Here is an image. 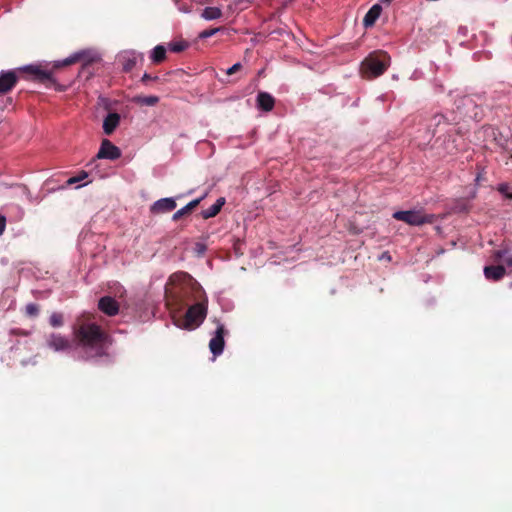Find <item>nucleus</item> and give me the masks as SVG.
I'll use <instances>...</instances> for the list:
<instances>
[{"label": "nucleus", "instance_id": "obj_1", "mask_svg": "<svg viewBox=\"0 0 512 512\" xmlns=\"http://www.w3.org/2000/svg\"><path fill=\"white\" fill-rule=\"evenodd\" d=\"M46 345L54 352L68 351L75 360H90L105 353L107 337L98 325L84 324L74 332L72 343L59 333H51Z\"/></svg>", "mask_w": 512, "mask_h": 512}, {"label": "nucleus", "instance_id": "obj_2", "mask_svg": "<svg viewBox=\"0 0 512 512\" xmlns=\"http://www.w3.org/2000/svg\"><path fill=\"white\" fill-rule=\"evenodd\" d=\"M167 290L183 302L188 299L197 300L187 309L183 323L177 326L185 330L198 328L208 311V298L202 286L188 273L179 271L169 277Z\"/></svg>", "mask_w": 512, "mask_h": 512}, {"label": "nucleus", "instance_id": "obj_3", "mask_svg": "<svg viewBox=\"0 0 512 512\" xmlns=\"http://www.w3.org/2000/svg\"><path fill=\"white\" fill-rule=\"evenodd\" d=\"M22 71H27L40 79L49 78L48 72L41 70L38 66L35 65H26L16 70H3L0 73V93H6L10 91L18 80V72Z\"/></svg>", "mask_w": 512, "mask_h": 512}, {"label": "nucleus", "instance_id": "obj_4", "mask_svg": "<svg viewBox=\"0 0 512 512\" xmlns=\"http://www.w3.org/2000/svg\"><path fill=\"white\" fill-rule=\"evenodd\" d=\"M390 56L385 53H371L361 63V73L369 78L382 75L390 65Z\"/></svg>", "mask_w": 512, "mask_h": 512}, {"label": "nucleus", "instance_id": "obj_5", "mask_svg": "<svg viewBox=\"0 0 512 512\" xmlns=\"http://www.w3.org/2000/svg\"><path fill=\"white\" fill-rule=\"evenodd\" d=\"M393 218L403 221L411 226H421L434 221L433 214H426L422 210L396 211L393 214Z\"/></svg>", "mask_w": 512, "mask_h": 512}, {"label": "nucleus", "instance_id": "obj_6", "mask_svg": "<svg viewBox=\"0 0 512 512\" xmlns=\"http://www.w3.org/2000/svg\"><path fill=\"white\" fill-rule=\"evenodd\" d=\"M216 330L209 341V349L214 357L221 355L224 351L225 340L224 336L227 333L225 326L218 320H215Z\"/></svg>", "mask_w": 512, "mask_h": 512}, {"label": "nucleus", "instance_id": "obj_7", "mask_svg": "<svg viewBox=\"0 0 512 512\" xmlns=\"http://www.w3.org/2000/svg\"><path fill=\"white\" fill-rule=\"evenodd\" d=\"M97 57H98V55L91 50H81V51L74 52L73 54L66 57L65 59L56 61L55 66L56 67L67 66V65H70V64L75 63L80 60H84V63L86 64V63L94 61Z\"/></svg>", "mask_w": 512, "mask_h": 512}, {"label": "nucleus", "instance_id": "obj_8", "mask_svg": "<svg viewBox=\"0 0 512 512\" xmlns=\"http://www.w3.org/2000/svg\"><path fill=\"white\" fill-rule=\"evenodd\" d=\"M117 59L122 65L123 70L129 72L135 67L138 60L143 59V54L137 53L134 50H126L119 53Z\"/></svg>", "mask_w": 512, "mask_h": 512}, {"label": "nucleus", "instance_id": "obj_9", "mask_svg": "<svg viewBox=\"0 0 512 512\" xmlns=\"http://www.w3.org/2000/svg\"><path fill=\"white\" fill-rule=\"evenodd\" d=\"M120 156V149L117 146H115L110 140L104 139L100 145L96 158L116 160Z\"/></svg>", "mask_w": 512, "mask_h": 512}, {"label": "nucleus", "instance_id": "obj_10", "mask_svg": "<svg viewBox=\"0 0 512 512\" xmlns=\"http://www.w3.org/2000/svg\"><path fill=\"white\" fill-rule=\"evenodd\" d=\"M176 207V201H175V198L173 197H166V198H161L157 201H155L152 205H151V212L152 213H165V212H169V211H172L174 210Z\"/></svg>", "mask_w": 512, "mask_h": 512}, {"label": "nucleus", "instance_id": "obj_11", "mask_svg": "<svg viewBox=\"0 0 512 512\" xmlns=\"http://www.w3.org/2000/svg\"><path fill=\"white\" fill-rule=\"evenodd\" d=\"M99 309L107 314L108 316H114L119 311V305L117 301L110 296L102 297L98 302Z\"/></svg>", "mask_w": 512, "mask_h": 512}, {"label": "nucleus", "instance_id": "obj_12", "mask_svg": "<svg viewBox=\"0 0 512 512\" xmlns=\"http://www.w3.org/2000/svg\"><path fill=\"white\" fill-rule=\"evenodd\" d=\"M483 272L486 279L499 281L504 277L506 269L502 265H490L485 266Z\"/></svg>", "mask_w": 512, "mask_h": 512}, {"label": "nucleus", "instance_id": "obj_13", "mask_svg": "<svg viewBox=\"0 0 512 512\" xmlns=\"http://www.w3.org/2000/svg\"><path fill=\"white\" fill-rule=\"evenodd\" d=\"M257 107L265 112H269L274 108L275 100L273 96L267 92H259L256 97Z\"/></svg>", "mask_w": 512, "mask_h": 512}, {"label": "nucleus", "instance_id": "obj_14", "mask_svg": "<svg viewBox=\"0 0 512 512\" xmlns=\"http://www.w3.org/2000/svg\"><path fill=\"white\" fill-rule=\"evenodd\" d=\"M120 123V115L115 112L108 113L103 121V131L106 135L112 134Z\"/></svg>", "mask_w": 512, "mask_h": 512}, {"label": "nucleus", "instance_id": "obj_15", "mask_svg": "<svg viewBox=\"0 0 512 512\" xmlns=\"http://www.w3.org/2000/svg\"><path fill=\"white\" fill-rule=\"evenodd\" d=\"M382 11L380 4H374L366 13L363 19V24L366 28L371 27L375 24Z\"/></svg>", "mask_w": 512, "mask_h": 512}, {"label": "nucleus", "instance_id": "obj_16", "mask_svg": "<svg viewBox=\"0 0 512 512\" xmlns=\"http://www.w3.org/2000/svg\"><path fill=\"white\" fill-rule=\"evenodd\" d=\"M206 197V194H204L203 196L197 198V199H194L192 201H190L188 204H186L184 207H182L181 209L177 210L173 216H172V220L173 221H177L179 220L183 215H185L186 213L190 212L192 209H194L196 206L199 205V203Z\"/></svg>", "mask_w": 512, "mask_h": 512}, {"label": "nucleus", "instance_id": "obj_17", "mask_svg": "<svg viewBox=\"0 0 512 512\" xmlns=\"http://www.w3.org/2000/svg\"><path fill=\"white\" fill-rule=\"evenodd\" d=\"M225 204V198L220 197L216 200V202L211 205L209 208L202 210L201 215L204 219H209L215 217Z\"/></svg>", "mask_w": 512, "mask_h": 512}, {"label": "nucleus", "instance_id": "obj_18", "mask_svg": "<svg viewBox=\"0 0 512 512\" xmlns=\"http://www.w3.org/2000/svg\"><path fill=\"white\" fill-rule=\"evenodd\" d=\"M222 16V10L219 7H206L201 13V17L207 21L219 19Z\"/></svg>", "mask_w": 512, "mask_h": 512}, {"label": "nucleus", "instance_id": "obj_19", "mask_svg": "<svg viewBox=\"0 0 512 512\" xmlns=\"http://www.w3.org/2000/svg\"><path fill=\"white\" fill-rule=\"evenodd\" d=\"M497 260H504L506 266L512 270V252L509 249H499L493 253Z\"/></svg>", "mask_w": 512, "mask_h": 512}, {"label": "nucleus", "instance_id": "obj_20", "mask_svg": "<svg viewBox=\"0 0 512 512\" xmlns=\"http://www.w3.org/2000/svg\"><path fill=\"white\" fill-rule=\"evenodd\" d=\"M88 177H89V174L86 171H81L76 176L70 177L66 183L68 186L77 184L76 187L80 188V187L87 185L90 182V181H86L84 183H81L84 180H86Z\"/></svg>", "mask_w": 512, "mask_h": 512}, {"label": "nucleus", "instance_id": "obj_21", "mask_svg": "<svg viewBox=\"0 0 512 512\" xmlns=\"http://www.w3.org/2000/svg\"><path fill=\"white\" fill-rule=\"evenodd\" d=\"M166 57V48L163 45H157L155 46L151 53L150 58L152 62L154 63H160L162 62Z\"/></svg>", "mask_w": 512, "mask_h": 512}, {"label": "nucleus", "instance_id": "obj_22", "mask_svg": "<svg viewBox=\"0 0 512 512\" xmlns=\"http://www.w3.org/2000/svg\"><path fill=\"white\" fill-rule=\"evenodd\" d=\"M159 98L157 96H143V97H137L136 102L147 105V106H153L156 103H158Z\"/></svg>", "mask_w": 512, "mask_h": 512}, {"label": "nucleus", "instance_id": "obj_23", "mask_svg": "<svg viewBox=\"0 0 512 512\" xmlns=\"http://www.w3.org/2000/svg\"><path fill=\"white\" fill-rule=\"evenodd\" d=\"M49 323L52 327L57 328L63 325V316L61 313L53 312L50 315Z\"/></svg>", "mask_w": 512, "mask_h": 512}, {"label": "nucleus", "instance_id": "obj_24", "mask_svg": "<svg viewBox=\"0 0 512 512\" xmlns=\"http://www.w3.org/2000/svg\"><path fill=\"white\" fill-rule=\"evenodd\" d=\"M187 47H188V43H187L186 41H176V42H171V43L169 44V49H170L172 52H175V53L182 52V51H184Z\"/></svg>", "mask_w": 512, "mask_h": 512}, {"label": "nucleus", "instance_id": "obj_25", "mask_svg": "<svg viewBox=\"0 0 512 512\" xmlns=\"http://www.w3.org/2000/svg\"><path fill=\"white\" fill-rule=\"evenodd\" d=\"M220 31H222L221 27L207 29V30H204V31L200 32L198 37L200 39L204 40V39H207V38H210V37L214 36L215 34L219 33Z\"/></svg>", "mask_w": 512, "mask_h": 512}, {"label": "nucleus", "instance_id": "obj_26", "mask_svg": "<svg viewBox=\"0 0 512 512\" xmlns=\"http://www.w3.org/2000/svg\"><path fill=\"white\" fill-rule=\"evenodd\" d=\"M25 313L30 317H36L39 313L38 305L35 303H28L25 306Z\"/></svg>", "mask_w": 512, "mask_h": 512}, {"label": "nucleus", "instance_id": "obj_27", "mask_svg": "<svg viewBox=\"0 0 512 512\" xmlns=\"http://www.w3.org/2000/svg\"><path fill=\"white\" fill-rule=\"evenodd\" d=\"M242 67V64L240 62H237L235 64H233L231 67H229L227 70H226V74L227 75H232L234 74L235 72H237L238 70H240Z\"/></svg>", "mask_w": 512, "mask_h": 512}, {"label": "nucleus", "instance_id": "obj_28", "mask_svg": "<svg viewBox=\"0 0 512 512\" xmlns=\"http://www.w3.org/2000/svg\"><path fill=\"white\" fill-rule=\"evenodd\" d=\"M6 228V217L0 214V235H2Z\"/></svg>", "mask_w": 512, "mask_h": 512}, {"label": "nucleus", "instance_id": "obj_29", "mask_svg": "<svg viewBox=\"0 0 512 512\" xmlns=\"http://www.w3.org/2000/svg\"><path fill=\"white\" fill-rule=\"evenodd\" d=\"M157 78H158L157 76H155V77H151L148 73H144V74H143V76H142V78H141V80H142L143 82H147V81H149V80H152V79H154V80H155V79H157Z\"/></svg>", "mask_w": 512, "mask_h": 512}, {"label": "nucleus", "instance_id": "obj_30", "mask_svg": "<svg viewBox=\"0 0 512 512\" xmlns=\"http://www.w3.org/2000/svg\"><path fill=\"white\" fill-rule=\"evenodd\" d=\"M507 188H508V186L506 184H500L499 187H498V190L501 193H505Z\"/></svg>", "mask_w": 512, "mask_h": 512}, {"label": "nucleus", "instance_id": "obj_31", "mask_svg": "<svg viewBox=\"0 0 512 512\" xmlns=\"http://www.w3.org/2000/svg\"><path fill=\"white\" fill-rule=\"evenodd\" d=\"M179 10L183 13H190V8L186 7V6H180L179 7Z\"/></svg>", "mask_w": 512, "mask_h": 512}, {"label": "nucleus", "instance_id": "obj_32", "mask_svg": "<svg viewBox=\"0 0 512 512\" xmlns=\"http://www.w3.org/2000/svg\"><path fill=\"white\" fill-rule=\"evenodd\" d=\"M383 4H390L393 0H380Z\"/></svg>", "mask_w": 512, "mask_h": 512}]
</instances>
